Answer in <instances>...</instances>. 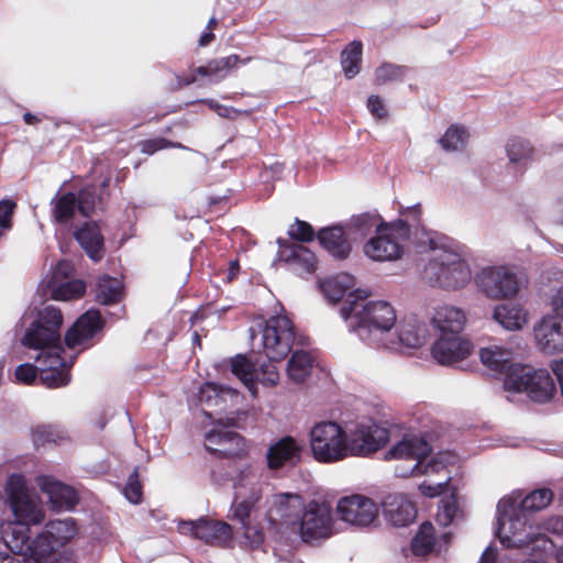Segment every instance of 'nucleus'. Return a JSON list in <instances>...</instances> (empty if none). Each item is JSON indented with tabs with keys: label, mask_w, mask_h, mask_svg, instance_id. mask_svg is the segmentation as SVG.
<instances>
[{
	"label": "nucleus",
	"mask_w": 563,
	"mask_h": 563,
	"mask_svg": "<svg viewBox=\"0 0 563 563\" xmlns=\"http://www.w3.org/2000/svg\"><path fill=\"white\" fill-rule=\"evenodd\" d=\"M63 439L60 431L53 426H37L32 431V440L37 448L47 443H57Z\"/></svg>",
	"instance_id": "3c124183"
},
{
	"label": "nucleus",
	"mask_w": 563,
	"mask_h": 563,
	"mask_svg": "<svg viewBox=\"0 0 563 563\" xmlns=\"http://www.w3.org/2000/svg\"><path fill=\"white\" fill-rule=\"evenodd\" d=\"M123 495L134 505L142 501L143 486L140 481L139 467H134L133 472L129 475L126 484L123 487Z\"/></svg>",
	"instance_id": "603ef678"
},
{
	"label": "nucleus",
	"mask_w": 563,
	"mask_h": 563,
	"mask_svg": "<svg viewBox=\"0 0 563 563\" xmlns=\"http://www.w3.org/2000/svg\"><path fill=\"white\" fill-rule=\"evenodd\" d=\"M319 244L332 257L343 261L349 257L352 245L341 225L322 228L317 233Z\"/></svg>",
	"instance_id": "393cba45"
},
{
	"label": "nucleus",
	"mask_w": 563,
	"mask_h": 563,
	"mask_svg": "<svg viewBox=\"0 0 563 563\" xmlns=\"http://www.w3.org/2000/svg\"><path fill=\"white\" fill-rule=\"evenodd\" d=\"M553 497L554 494L550 488H538L521 500L520 508L525 511H539L548 507Z\"/></svg>",
	"instance_id": "c03bdc74"
},
{
	"label": "nucleus",
	"mask_w": 563,
	"mask_h": 563,
	"mask_svg": "<svg viewBox=\"0 0 563 563\" xmlns=\"http://www.w3.org/2000/svg\"><path fill=\"white\" fill-rule=\"evenodd\" d=\"M408 71V67L391 63H384L375 71V81L377 85H384L389 81H401Z\"/></svg>",
	"instance_id": "09e8293b"
},
{
	"label": "nucleus",
	"mask_w": 563,
	"mask_h": 563,
	"mask_svg": "<svg viewBox=\"0 0 563 563\" xmlns=\"http://www.w3.org/2000/svg\"><path fill=\"white\" fill-rule=\"evenodd\" d=\"M221 390L213 383H206L199 390V401L208 407L217 406L222 401Z\"/></svg>",
	"instance_id": "4d7b16f0"
},
{
	"label": "nucleus",
	"mask_w": 563,
	"mask_h": 563,
	"mask_svg": "<svg viewBox=\"0 0 563 563\" xmlns=\"http://www.w3.org/2000/svg\"><path fill=\"white\" fill-rule=\"evenodd\" d=\"M15 378L22 384L32 385L36 382L38 376V367L37 364L24 363L16 367L15 369Z\"/></svg>",
	"instance_id": "13d9d810"
},
{
	"label": "nucleus",
	"mask_w": 563,
	"mask_h": 563,
	"mask_svg": "<svg viewBox=\"0 0 563 563\" xmlns=\"http://www.w3.org/2000/svg\"><path fill=\"white\" fill-rule=\"evenodd\" d=\"M5 493L9 506L19 525L29 527L31 525H38L44 520V510L31 497L22 475L12 474L8 478Z\"/></svg>",
	"instance_id": "0eeeda50"
},
{
	"label": "nucleus",
	"mask_w": 563,
	"mask_h": 563,
	"mask_svg": "<svg viewBox=\"0 0 563 563\" xmlns=\"http://www.w3.org/2000/svg\"><path fill=\"white\" fill-rule=\"evenodd\" d=\"M231 372L234 374L250 391H255V364L243 354H238L230 361Z\"/></svg>",
	"instance_id": "58836bf2"
},
{
	"label": "nucleus",
	"mask_w": 563,
	"mask_h": 563,
	"mask_svg": "<svg viewBox=\"0 0 563 563\" xmlns=\"http://www.w3.org/2000/svg\"><path fill=\"white\" fill-rule=\"evenodd\" d=\"M336 510L343 521L357 527H368L378 518L379 512L376 503L364 495L342 497Z\"/></svg>",
	"instance_id": "4468645a"
},
{
	"label": "nucleus",
	"mask_w": 563,
	"mask_h": 563,
	"mask_svg": "<svg viewBox=\"0 0 563 563\" xmlns=\"http://www.w3.org/2000/svg\"><path fill=\"white\" fill-rule=\"evenodd\" d=\"M449 482L450 477H448L444 482L438 484H429L428 482L424 481L419 485L418 488L423 496L434 498L445 493Z\"/></svg>",
	"instance_id": "e2e57ef3"
},
{
	"label": "nucleus",
	"mask_w": 563,
	"mask_h": 563,
	"mask_svg": "<svg viewBox=\"0 0 563 563\" xmlns=\"http://www.w3.org/2000/svg\"><path fill=\"white\" fill-rule=\"evenodd\" d=\"M140 151L146 155H153L154 153L165 148H185L181 143L169 141L165 137L147 139L139 142Z\"/></svg>",
	"instance_id": "5fc2aeb1"
},
{
	"label": "nucleus",
	"mask_w": 563,
	"mask_h": 563,
	"mask_svg": "<svg viewBox=\"0 0 563 563\" xmlns=\"http://www.w3.org/2000/svg\"><path fill=\"white\" fill-rule=\"evenodd\" d=\"M55 300H70V261L63 258L58 261L47 282Z\"/></svg>",
	"instance_id": "c85d7f7f"
},
{
	"label": "nucleus",
	"mask_w": 563,
	"mask_h": 563,
	"mask_svg": "<svg viewBox=\"0 0 563 563\" xmlns=\"http://www.w3.org/2000/svg\"><path fill=\"white\" fill-rule=\"evenodd\" d=\"M42 492L46 493L54 507L70 508V486L62 484L49 477H44L40 483Z\"/></svg>",
	"instance_id": "4c0bfd02"
},
{
	"label": "nucleus",
	"mask_w": 563,
	"mask_h": 563,
	"mask_svg": "<svg viewBox=\"0 0 563 563\" xmlns=\"http://www.w3.org/2000/svg\"><path fill=\"white\" fill-rule=\"evenodd\" d=\"M551 306L558 317L563 318V285L551 297Z\"/></svg>",
	"instance_id": "0e129e2a"
},
{
	"label": "nucleus",
	"mask_w": 563,
	"mask_h": 563,
	"mask_svg": "<svg viewBox=\"0 0 563 563\" xmlns=\"http://www.w3.org/2000/svg\"><path fill=\"white\" fill-rule=\"evenodd\" d=\"M383 514L395 527H407L417 518L416 504L401 494H389L383 501Z\"/></svg>",
	"instance_id": "5701e85b"
},
{
	"label": "nucleus",
	"mask_w": 563,
	"mask_h": 563,
	"mask_svg": "<svg viewBox=\"0 0 563 563\" xmlns=\"http://www.w3.org/2000/svg\"><path fill=\"white\" fill-rule=\"evenodd\" d=\"M275 361L268 360L260 364L256 368L255 383L260 382L264 386L273 387L278 384L279 373L277 367L274 365Z\"/></svg>",
	"instance_id": "6e6d98bb"
},
{
	"label": "nucleus",
	"mask_w": 563,
	"mask_h": 563,
	"mask_svg": "<svg viewBox=\"0 0 563 563\" xmlns=\"http://www.w3.org/2000/svg\"><path fill=\"white\" fill-rule=\"evenodd\" d=\"M466 318L464 312L455 307H440L432 317V323L439 335H461Z\"/></svg>",
	"instance_id": "cd10ccee"
},
{
	"label": "nucleus",
	"mask_w": 563,
	"mask_h": 563,
	"mask_svg": "<svg viewBox=\"0 0 563 563\" xmlns=\"http://www.w3.org/2000/svg\"><path fill=\"white\" fill-rule=\"evenodd\" d=\"M497 534L500 543L507 549H528L531 553H547L552 550L553 542L544 533H532L519 518L508 519L506 532L505 515L498 518Z\"/></svg>",
	"instance_id": "6e6552de"
},
{
	"label": "nucleus",
	"mask_w": 563,
	"mask_h": 563,
	"mask_svg": "<svg viewBox=\"0 0 563 563\" xmlns=\"http://www.w3.org/2000/svg\"><path fill=\"white\" fill-rule=\"evenodd\" d=\"M477 287L489 298H510L519 291L517 275L505 266L483 268L475 277Z\"/></svg>",
	"instance_id": "9b49d317"
},
{
	"label": "nucleus",
	"mask_w": 563,
	"mask_h": 563,
	"mask_svg": "<svg viewBox=\"0 0 563 563\" xmlns=\"http://www.w3.org/2000/svg\"><path fill=\"white\" fill-rule=\"evenodd\" d=\"M555 384L547 369H534L529 379L528 397L537 402H547L555 394Z\"/></svg>",
	"instance_id": "c756f323"
},
{
	"label": "nucleus",
	"mask_w": 563,
	"mask_h": 563,
	"mask_svg": "<svg viewBox=\"0 0 563 563\" xmlns=\"http://www.w3.org/2000/svg\"><path fill=\"white\" fill-rule=\"evenodd\" d=\"M398 338L405 346L417 349L427 342L428 331L420 324H407L401 327Z\"/></svg>",
	"instance_id": "a18cd8bd"
},
{
	"label": "nucleus",
	"mask_w": 563,
	"mask_h": 563,
	"mask_svg": "<svg viewBox=\"0 0 563 563\" xmlns=\"http://www.w3.org/2000/svg\"><path fill=\"white\" fill-rule=\"evenodd\" d=\"M432 255L428 258L422 277L431 286L444 289L464 287L472 277L471 269L462 255L450 247H435L432 240Z\"/></svg>",
	"instance_id": "20e7f679"
},
{
	"label": "nucleus",
	"mask_w": 563,
	"mask_h": 563,
	"mask_svg": "<svg viewBox=\"0 0 563 563\" xmlns=\"http://www.w3.org/2000/svg\"><path fill=\"white\" fill-rule=\"evenodd\" d=\"M15 208L16 203L11 199H3L0 201V228L11 229L12 217Z\"/></svg>",
	"instance_id": "bf43d9fd"
},
{
	"label": "nucleus",
	"mask_w": 563,
	"mask_h": 563,
	"mask_svg": "<svg viewBox=\"0 0 563 563\" xmlns=\"http://www.w3.org/2000/svg\"><path fill=\"white\" fill-rule=\"evenodd\" d=\"M288 235L291 240L300 243H309L317 238L313 227L298 218H296L295 222L289 227Z\"/></svg>",
	"instance_id": "8fccbe9b"
},
{
	"label": "nucleus",
	"mask_w": 563,
	"mask_h": 563,
	"mask_svg": "<svg viewBox=\"0 0 563 563\" xmlns=\"http://www.w3.org/2000/svg\"><path fill=\"white\" fill-rule=\"evenodd\" d=\"M205 448L219 459H243L249 454L245 439L235 431L213 428L206 433Z\"/></svg>",
	"instance_id": "ddd939ff"
},
{
	"label": "nucleus",
	"mask_w": 563,
	"mask_h": 563,
	"mask_svg": "<svg viewBox=\"0 0 563 563\" xmlns=\"http://www.w3.org/2000/svg\"><path fill=\"white\" fill-rule=\"evenodd\" d=\"M551 368H552L553 373L555 374V376H556V378L559 380L560 388H561V394L563 396V358L554 360L551 363Z\"/></svg>",
	"instance_id": "774afa93"
},
{
	"label": "nucleus",
	"mask_w": 563,
	"mask_h": 563,
	"mask_svg": "<svg viewBox=\"0 0 563 563\" xmlns=\"http://www.w3.org/2000/svg\"><path fill=\"white\" fill-rule=\"evenodd\" d=\"M540 350L547 354L563 352V325L553 318L543 319L534 329Z\"/></svg>",
	"instance_id": "a878e982"
},
{
	"label": "nucleus",
	"mask_w": 563,
	"mask_h": 563,
	"mask_svg": "<svg viewBox=\"0 0 563 563\" xmlns=\"http://www.w3.org/2000/svg\"><path fill=\"white\" fill-rule=\"evenodd\" d=\"M63 314L60 309L47 306L38 312L25 332L22 343L41 350L35 362L38 367V384L47 388H58L68 384L70 365L60 355V327Z\"/></svg>",
	"instance_id": "f257e3e1"
},
{
	"label": "nucleus",
	"mask_w": 563,
	"mask_h": 563,
	"mask_svg": "<svg viewBox=\"0 0 563 563\" xmlns=\"http://www.w3.org/2000/svg\"><path fill=\"white\" fill-rule=\"evenodd\" d=\"M468 132L464 126L451 125L440 139V144L445 151H457L465 146Z\"/></svg>",
	"instance_id": "49530a36"
},
{
	"label": "nucleus",
	"mask_w": 563,
	"mask_h": 563,
	"mask_svg": "<svg viewBox=\"0 0 563 563\" xmlns=\"http://www.w3.org/2000/svg\"><path fill=\"white\" fill-rule=\"evenodd\" d=\"M55 235L62 253L70 251V189L63 184L51 201Z\"/></svg>",
	"instance_id": "f3484780"
},
{
	"label": "nucleus",
	"mask_w": 563,
	"mask_h": 563,
	"mask_svg": "<svg viewBox=\"0 0 563 563\" xmlns=\"http://www.w3.org/2000/svg\"><path fill=\"white\" fill-rule=\"evenodd\" d=\"M351 286V276L346 274L330 277L320 283L323 295L332 302H338L343 299Z\"/></svg>",
	"instance_id": "a19ab883"
},
{
	"label": "nucleus",
	"mask_w": 563,
	"mask_h": 563,
	"mask_svg": "<svg viewBox=\"0 0 563 563\" xmlns=\"http://www.w3.org/2000/svg\"><path fill=\"white\" fill-rule=\"evenodd\" d=\"M303 542L330 537L332 528L331 508L316 500L305 506L297 526Z\"/></svg>",
	"instance_id": "9d476101"
},
{
	"label": "nucleus",
	"mask_w": 563,
	"mask_h": 563,
	"mask_svg": "<svg viewBox=\"0 0 563 563\" xmlns=\"http://www.w3.org/2000/svg\"><path fill=\"white\" fill-rule=\"evenodd\" d=\"M473 343L462 335H439L432 345V356L441 365H453L465 360Z\"/></svg>",
	"instance_id": "aec40b11"
},
{
	"label": "nucleus",
	"mask_w": 563,
	"mask_h": 563,
	"mask_svg": "<svg viewBox=\"0 0 563 563\" xmlns=\"http://www.w3.org/2000/svg\"><path fill=\"white\" fill-rule=\"evenodd\" d=\"M431 453V445L422 438L412 435L404 437L401 441L391 446L387 452L388 459L415 461L409 471L399 472V476L408 477L410 475H428L430 473H439L445 465L432 457L427 464L423 460Z\"/></svg>",
	"instance_id": "423d86ee"
},
{
	"label": "nucleus",
	"mask_w": 563,
	"mask_h": 563,
	"mask_svg": "<svg viewBox=\"0 0 563 563\" xmlns=\"http://www.w3.org/2000/svg\"><path fill=\"white\" fill-rule=\"evenodd\" d=\"M309 435L316 461L335 463L350 456L347 435L339 423L334 421L316 423Z\"/></svg>",
	"instance_id": "39448f33"
},
{
	"label": "nucleus",
	"mask_w": 563,
	"mask_h": 563,
	"mask_svg": "<svg viewBox=\"0 0 563 563\" xmlns=\"http://www.w3.org/2000/svg\"><path fill=\"white\" fill-rule=\"evenodd\" d=\"M187 525L190 527L191 536L206 544L225 548L232 540V527L224 521L202 517Z\"/></svg>",
	"instance_id": "412c9836"
},
{
	"label": "nucleus",
	"mask_w": 563,
	"mask_h": 563,
	"mask_svg": "<svg viewBox=\"0 0 563 563\" xmlns=\"http://www.w3.org/2000/svg\"><path fill=\"white\" fill-rule=\"evenodd\" d=\"M123 298V284L118 278L104 274L99 277L96 299L104 306L114 305Z\"/></svg>",
	"instance_id": "72a5a7b5"
},
{
	"label": "nucleus",
	"mask_w": 563,
	"mask_h": 563,
	"mask_svg": "<svg viewBox=\"0 0 563 563\" xmlns=\"http://www.w3.org/2000/svg\"><path fill=\"white\" fill-rule=\"evenodd\" d=\"M57 550L52 539L43 531L26 544L22 561L9 554H3L2 563H44V561Z\"/></svg>",
	"instance_id": "bb28decb"
},
{
	"label": "nucleus",
	"mask_w": 563,
	"mask_h": 563,
	"mask_svg": "<svg viewBox=\"0 0 563 563\" xmlns=\"http://www.w3.org/2000/svg\"><path fill=\"white\" fill-rule=\"evenodd\" d=\"M228 205V197L219 196V197H209L208 199V208L210 212H216L219 210H223Z\"/></svg>",
	"instance_id": "69168bd1"
},
{
	"label": "nucleus",
	"mask_w": 563,
	"mask_h": 563,
	"mask_svg": "<svg viewBox=\"0 0 563 563\" xmlns=\"http://www.w3.org/2000/svg\"><path fill=\"white\" fill-rule=\"evenodd\" d=\"M44 531L58 549L67 544L70 540V521L51 520L46 523Z\"/></svg>",
	"instance_id": "de8ad7c7"
},
{
	"label": "nucleus",
	"mask_w": 563,
	"mask_h": 563,
	"mask_svg": "<svg viewBox=\"0 0 563 563\" xmlns=\"http://www.w3.org/2000/svg\"><path fill=\"white\" fill-rule=\"evenodd\" d=\"M303 508V499L300 495L278 494L274 496L267 516L274 525L295 529Z\"/></svg>",
	"instance_id": "a211bd4d"
},
{
	"label": "nucleus",
	"mask_w": 563,
	"mask_h": 563,
	"mask_svg": "<svg viewBox=\"0 0 563 563\" xmlns=\"http://www.w3.org/2000/svg\"><path fill=\"white\" fill-rule=\"evenodd\" d=\"M506 152L509 162L518 166L521 173H523L522 169L533 159L534 150L528 141L521 137H512L506 145Z\"/></svg>",
	"instance_id": "c9c22d12"
},
{
	"label": "nucleus",
	"mask_w": 563,
	"mask_h": 563,
	"mask_svg": "<svg viewBox=\"0 0 563 563\" xmlns=\"http://www.w3.org/2000/svg\"><path fill=\"white\" fill-rule=\"evenodd\" d=\"M547 529L556 534H563V517H551L547 521Z\"/></svg>",
	"instance_id": "338daca9"
},
{
	"label": "nucleus",
	"mask_w": 563,
	"mask_h": 563,
	"mask_svg": "<svg viewBox=\"0 0 563 563\" xmlns=\"http://www.w3.org/2000/svg\"><path fill=\"white\" fill-rule=\"evenodd\" d=\"M73 238L92 263L106 256V242L99 221L87 220L73 231Z\"/></svg>",
	"instance_id": "6ab92c4d"
},
{
	"label": "nucleus",
	"mask_w": 563,
	"mask_h": 563,
	"mask_svg": "<svg viewBox=\"0 0 563 563\" xmlns=\"http://www.w3.org/2000/svg\"><path fill=\"white\" fill-rule=\"evenodd\" d=\"M98 201H100V197L97 195L96 188L87 186L80 189L77 196L73 194V212L77 209L81 216L90 218Z\"/></svg>",
	"instance_id": "79ce46f5"
},
{
	"label": "nucleus",
	"mask_w": 563,
	"mask_h": 563,
	"mask_svg": "<svg viewBox=\"0 0 563 563\" xmlns=\"http://www.w3.org/2000/svg\"><path fill=\"white\" fill-rule=\"evenodd\" d=\"M198 76H201V77L211 76L208 63L205 66L196 67L192 70V73L189 75H177L176 76L177 85L179 88L184 87V86H189V85L196 82Z\"/></svg>",
	"instance_id": "680f3d73"
},
{
	"label": "nucleus",
	"mask_w": 563,
	"mask_h": 563,
	"mask_svg": "<svg viewBox=\"0 0 563 563\" xmlns=\"http://www.w3.org/2000/svg\"><path fill=\"white\" fill-rule=\"evenodd\" d=\"M253 59V57L249 56L246 58H241L238 54H231L221 58H213L208 62L209 70L211 76L218 78H224L227 74L235 68L239 64H247Z\"/></svg>",
	"instance_id": "37998d69"
},
{
	"label": "nucleus",
	"mask_w": 563,
	"mask_h": 563,
	"mask_svg": "<svg viewBox=\"0 0 563 563\" xmlns=\"http://www.w3.org/2000/svg\"><path fill=\"white\" fill-rule=\"evenodd\" d=\"M277 244L279 246V256L287 264L294 265L295 268L307 274H311L316 271L317 257L308 247L289 243L285 239H278Z\"/></svg>",
	"instance_id": "b1692460"
},
{
	"label": "nucleus",
	"mask_w": 563,
	"mask_h": 563,
	"mask_svg": "<svg viewBox=\"0 0 563 563\" xmlns=\"http://www.w3.org/2000/svg\"><path fill=\"white\" fill-rule=\"evenodd\" d=\"M303 445L290 435H285L269 445L266 452L267 467L280 470L287 465H296L301 460Z\"/></svg>",
	"instance_id": "4be33fe9"
},
{
	"label": "nucleus",
	"mask_w": 563,
	"mask_h": 563,
	"mask_svg": "<svg viewBox=\"0 0 563 563\" xmlns=\"http://www.w3.org/2000/svg\"><path fill=\"white\" fill-rule=\"evenodd\" d=\"M367 109L369 113L377 120H383L388 117V111L385 107L383 99L377 95H371L367 99Z\"/></svg>",
	"instance_id": "052dcab7"
},
{
	"label": "nucleus",
	"mask_w": 563,
	"mask_h": 563,
	"mask_svg": "<svg viewBox=\"0 0 563 563\" xmlns=\"http://www.w3.org/2000/svg\"><path fill=\"white\" fill-rule=\"evenodd\" d=\"M534 368L529 365L511 363L508 365L504 378V387L506 390L527 393L529 388V379L533 377Z\"/></svg>",
	"instance_id": "2f4dec72"
},
{
	"label": "nucleus",
	"mask_w": 563,
	"mask_h": 563,
	"mask_svg": "<svg viewBox=\"0 0 563 563\" xmlns=\"http://www.w3.org/2000/svg\"><path fill=\"white\" fill-rule=\"evenodd\" d=\"M104 325L106 320L96 308L88 309L73 322V364L80 352L95 344L93 339Z\"/></svg>",
	"instance_id": "2eb2a0df"
},
{
	"label": "nucleus",
	"mask_w": 563,
	"mask_h": 563,
	"mask_svg": "<svg viewBox=\"0 0 563 563\" xmlns=\"http://www.w3.org/2000/svg\"><path fill=\"white\" fill-rule=\"evenodd\" d=\"M435 545V529L433 525L426 521L420 525L418 532L411 540L410 549L416 556L429 555Z\"/></svg>",
	"instance_id": "e433bc0d"
},
{
	"label": "nucleus",
	"mask_w": 563,
	"mask_h": 563,
	"mask_svg": "<svg viewBox=\"0 0 563 563\" xmlns=\"http://www.w3.org/2000/svg\"><path fill=\"white\" fill-rule=\"evenodd\" d=\"M363 44L361 41L351 42L341 53V65L345 77L353 78L360 73Z\"/></svg>",
	"instance_id": "ea45409f"
},
{
	"label": "nucleus",
	"mask_w": 563,
	"mask_h": 563,
	"mask_svg": "<svg viewBox=\"0 0 563 563\" xmlns=\"http://www.w3.org/2000/svg\"><path fill=\"white\" fill-rule=\"evenodd\" d=\"M249 476H255L254 468L251 464H247L241 470L239 475V482H243ZM236 493L234 500L231 506L232 516L231 519L240 522L241 528L244 530V536L249 538L250 533V517L253 508L260 501L262 494L258 487H251L249 494H243V485L239 483L235 485Z\"/></svg>",
	"instance_id": "dca6fc26"
},
{
	"label": "nucleus",
	"mask_w": 563,
	"mask_h": 563,
	"mask_svg": "<svg viewBox=\"0 0 563 563\" xmlns=\"http://www.w3.org/2000/svg\"><path fill=\"white\" fill-rule=\"evenodd\" d=\"M494 319L507 330H519L527 322V313L519 305L507 302L495 308Z\"/></svg>",
	"instance_id": "7c9ffc66"
},
{
	"label": "nucleus",
	"mask_w": 563,
	"mask_h": 563,
	"mask_svg": "<svg viewBox=\"0 0 563 563\" xmlns=\"http://www.w3.org/2000/svg\"><path fill=\"white\" fill-rule=\"evenodd\" d=\"M368 296V291L361 289L349 292L340 308L342 318L351 320L353 330H390L396 322L394 307L384 300L365 301Z\"/></svg>",
	"instance_id": "7ed1b4c3"
},
{
	"label": "nucleus",
	"mask_w": 563,
	"mask_h": 563,
	"mask_svg": "<svg viewBox=\"0 0 563 563\" xmlns=\"http://www.w3.org/2000/svg\"><path fill=\"white\" fill-rule=\"evenodd\" d=\"M314 360L310 353L295 351L287 364L288 377L295 383H302L311 374Z\"/></svg>",
	"instance_id": "f704fd0d"
},
{
	"label": "nucleus",
	"mask_w": 563,
	"mask_h": 563,
	"mask_svg": "<svg viewBox=\"0 0 563 563\" xmlns=\"http://www.w3.org/2000/svg\"><path fill=\"white\" fill-rule=\"evenodd\" d=\"M482 363L495 373H505L508 365L511 364L512 352L509 349L490 345L479 351Z\"/></svg>",
	"instance_id": "473e14b6"
},
{
	"label": "nucleus",
	"mask_w": 563,
	"mask_h": 563,
	"mask_svg": "<svg viewBox=\"0 0 563 563\" xmlns=\"http://www.w3.org/2000/svg\"><path fill=\"white\" fill-rule=\"evenodd\" d=\"M400 214L406 219H398L378 229L375 238H372L364 245V253L374 261H394L401 256L404 252L402 243L410 238L411 227L421 224L422 209L421 205L408 207L400 210Z\"/></svg>",
	"instance_id": "f03ea898"
},
{
	"label": "nucleus",
	"mask_w": 563,
	"mask_h": 563,
	"mask_svg": "<svg viewBox=\"0 0 563 563\" xmlns=\"http://www.w3.org/2000/svg\"><path fill=\"white\" fill-rule=\"evenodd\" d=\"M389 440V431L369 420L358 423L347 438L350 455L367 456L380 450Z\"/></svg>",
	"instance_id": "f8f14e48"
},
{
	"label": "nucleus",
	"mask_w": 563,
	"mask_h": 563,
	"mask_svg": "<svg viewBox=\"0 0 563 563\" xmlns=\"http://www.w3.org/2000/svg\"><path fill=\"white\" fill-rule=\"evenodd\" d=\"M380 217L372 213H362L352 219V225L354 229L362 235H366L371 232L373 228H376V232L378 233V229L385 228L387 223H379Z\"/></svg>",
	"instance_id": "864d4df0"
},
{
	"label": "nucleus",
	"mask_w": 563,
	"mask_h": 563,
	"mask_svg": "<svg viewBox=\"0 0 563 563\" xmlns=\"http://www.w3.org/2000/svg\"><path fill=\"white\" fill-rule=\"evenodd\" d=\"M295 327L286 316H274L265 321L262 331L263 349L271 361L285 360L292 349Z\"/></svg>",
	"instance_id": "1a4fd4ad"
}]
</instances>
